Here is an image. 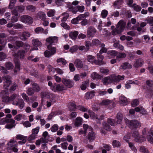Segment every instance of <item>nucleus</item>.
<instances>
[{"instance_id": "1", "label": "nucleus", "mask_w": 153, "mask_h": 153, "mask_svg": "<svg viewBox=\"0 0 153 153\" xmlns=\"http://www.w3.org/2000/svg\"><path fill=\"white\" fill-rule=\"evenodd\" d=\"M125 25L126 23L124 22L122 20H120L117 25L115 29L116 31H112V34L113 35H116L115 33L116 32L117 34L120 33L124 29Z\"/></svg>"}, {"instance_id": "2", "label": "nucleus", "mask_w": 153, "mask_h": 153, "mask_svg": "<svg viewBox=\"0 0 153 153\" xmlns=\"http://www.w3.org/2000/svg\"><path fill=\"white\" fill-rule=\"evenodd\" d=\"M126 123L128 127L132 129H135L140 126V123L137 120H127Z\"/></svg>"}, {"instance_id": "3", "label": "nucleus", "mask_w": 153, "mask_h": 153, "mask_svg": "<svg viewBox=\"0 0 153 153\" xmlns=\"http://www.w3.org/2000/svg\"><path fill=\"white\" fill-rule=\"evenodd\" d=\"M16 141L14 140H12L8 143V147L7 148V151L10 153L14 152H17L18 151V149L16 147H17V144H15L14 143Z\"/></svg>"}, {"instance_id": "4", "label": "nucleus", "mask_w": 153, "mask_h": 153, "mask_svg": "<svg viewBox=\"0 0 153 153\" xmlns=\"http://www.w3.org/2000/svg\"><path fill=\"white\" fill-rule=\"evenodd\" d=\"M2 78L4 81V87L5 89H7L12 82L11 77L9 75H7L3 76Z\"/></svg>"}, {"instance_id": "5", "label": "nucleus", "mask_w": 153, "mask_h": 153, "mask_svg": "<svg viewBox=\"0 0 153 153\" xmlns=\"http://www.w3.org/2000/svg\"><path fill=\"white\" fill-rule=\"evenodd\" d=\"M58 41L57 37L56 36L49 37L47 38L46 41L47 44L49 45L47 46V48L49 50L51 48V45L52 44H55Z\"/></svg>"}, {"instance_id": "6", "label": "nucleus", "mask_w": 153, "mask_h": 153, "mask_svg": "<svg viewBox=\"0 0 153 153\" xmlns=\"http://www.w3.org/2000/svg\"><path fill=\"white\" fill-rule=\"evenodd\" d=\"M54 85L55 86L52 87L53 88L52 89L54 92H56V91H61L67 89V88L62 84H57L56 83L54 84Z\"/></svg>"}, {"instance_id": "7", "label": "nucleus", "mask_w": 153, "mask_h": 153, "mask_svg": "<svg viewBox=\"0 0 153 153\" xmlns=\"http://www.w3.org/2000/svg\"><path fill=\"white\" fill-rule=\"evenodd\" d=\"M62 82L66 87H67L69 88H72L74 85V82L69 79L63 78Z\"/></svg>"}, {"instance_id": "8", "label": "nucleus", "mask_w": 153, "mask_h": 153, "mask_svg": "<svg viewBox=\"0 0 153 153\" xmlns=\"http://www.w3.org/2000/svg\"><path fill=\"white\" fill-rule=\"evenodd\" d=\"M21 21L25 23H31L33 22V19L30 16L24 15L21 17Z\"/></svg>"}, {"instance_id": "9", "label": "nucleus", "mask_w": 153, "mask_h": 153, "mask_svg": "<svg viewBox=\"0 0 153 153\" xmlns=\"http://www.w3.org/2000/svg\"><path fill=\"white\" fill-rule=\"evenodd\" d=\"M96 134L93 131V130L88 132V135L86 136L87 138L89 140L90 142H92L96 138Z\"/></svg>"}, {"instance_id": "10", "label": "nucleus", "mask_w": 153, "mask_h": 153, "mask_svg": "<svg viewBox=\"0 0 153 153\" xmlns=\"http://www.w3.org/2000/svg\"><path fill=\"white\" fill-rule=\"evenodd\" d=\"M96 32V29L93 27L90 26L88 29L87 35L89 37H93Z\"/></svg>"}, {"instance_id": "11", "label": "nucleus", "mask_w": 153, "mask_h": 153, "mask_svg": "<svg viewBox=\"0 0 153 153\" xmlns=\"http://www.w3.org/2000/svg\"><path fill=\"white\" fill-rule=\"evenodd\" d=\"M30 36V34L28 32L24 31L20 36V38L22 41H25Z\"/></svg>"}, {"instance_id": "12", "label": "nucleus", "mask_w": 153, "mask_h": 153, "mask_svg": "<svg viewBox=\"0 0 153 153\" xmlns=\"http://www.w3.org/2000/svg\"><path fill=\"white\" fill-rule=\"evenodd\" d=\"M25 51L24 50H19L17 52L14 53L13 56L16 57H19L20 59H23L25 56V54L26 53Z\"/></svg>"}, {"instance_id": "13", "label": "nucleus", "mask_w": 153, "mask_h": 153, "mask_svg": "<svg viewBox=\"0 0 153 153\" xmlns=\"http://www.w3.org/2000/svg\"><path fill=\"white\" fill-rule=\"evenodd\" d=\"M143 60L141 58L136 59L135 62L133 65V66L136 68H137L140 67H141L143 65Z\"/></svg>"}, {"instance_id": "14", "label": "nucleus", "mask_w": 153, "mask_h": 153, "mask_svg": "<svg viewBox=\"0 0 153 153\" xmlns=\"http://www.w3.org/2000/svg\"><path fill=\"white\" fill-rule=\"evenodd\" d=\"M132 67L131 65L130 64L129 62H126L123 63L120 67V69H122L124 70L127 69H131Z\"/></svg>"}, {"instance_id": "15", "label": "nucleus", "mask_w": 153, "mask_h": 153, "mask_svg": "<svg viewBox=\"0 0 153 153\" xmlns=\"http://www.w3.org/2000/svg\"><path fill=\"white\" fill-rule=\"evenodd\" d=\"M74 64L77 68H81L83 66L82 62L79 59H76Z\"/></svg>"}, {"instance_id": "16", "label": "nucleus", "mask_w": 153, "mask_h": 153, "mask_svg": "<svg viewBox=\"0 0 153 153\" xmlns=\"http://www.w3.org/2000/svg\"><path fill=\"white\" fill-rule=\"evenodd\" d=\"M95 91H92L87 92L85 94V98L86 100H88L93 98L95 96Z\"/></svg>"}, {"instance_id": "17", "label": "nucleus", "mask_w": 153, "mask_h": 153, "mask_svg": "<svg viewBox=\"0 0 153 153\" xmlns=\"http://www.w3.org/2000/svg\"><path fill=\"white\" fill-rule=\"evenodd\" d=\"M44 94L45 97L48 98H49L51 100V102H55L53 99L56 97V96L55 94L51 93L48 92H45Z\"/></svg>"}, {"instance_id": "18", "label": "nucleus", "mask_w": 153, "mask_h": 153, "mask_svg": "<svg viewBox=\"0 0 153 153\" xmlns=\"http://www.w3.org/2000/svg\"><path fill=\"white\" fill-rule=\"evenodd\" d=\"M123 117V115L121 113H118L116 116V118L117 120V123L118 124H121Z\"/></svg>"}, {"instance_id": "19", "label": "nucleus", "mask_w": 153, "mask_h": 153, "mask_svg": "<svg viewBox=\"0 0 153 153\" xmlns=\"http://www.w3.org/2000/svg\"><path fill=\"white\" fill-rule=\"evenodd\" d=\"M120 103L123 105H127L128 102L127 98L124 96H121L119 98Z\"/></svg>"}, {"instance_id": "20", "label": "nucleus", "mask_w": 153, "mask_h": 153, "mask_svg": "<svg viewBox=\"0 0 153 153\" xmlns=\"http://www.w3.org/2000/svg\"><path fill=\"white\" fill-rule=\"evenodd\" d=\"M79 34L77 31H71L69 33V37L73 40H75Z\"/></svg>"}, {"instance_id": "21", "label": "nucleus", "mask_w": 153, "mask_h": 153, "mask_svg": "<svg viewBox=\"0 0 153 153\" xmlns=\"http://www.w3.org/2000/svg\"><path fill=\"white\" fill-rule=\"evenodd\" d=\"M8 93L6 91H2L0 94V96L4 99V100L5 102V100L8 97Z\"/></svg>"}, {"instance_id": "22", "label": "nucleus", "mask_w": 153, "mask_h": 153, "mask_svg": "<svg viewBox=\"0 0 153 153\" xmlns=\"http://www.w3.org/2000/svg\"><path fill=\"white\" fill-rule=\"evenodd\" d=\"M83 128L84 129V134H85V136L86 133L88 131V130L89 132H90L93 130L91 126H89L88 125L86 124H83Z\"/></svg>"}, {"instance_id": "23", "label": "nucleus", "mask_w": 153, "mask_h": 153, "mask_svg": "<svg viewBox=\"0 0 153 153\" xmlns=\"http://www.w3.org/2000/svg\"><path fill=\"white\" fill-rule=\"evenodd\" d=\"M87 60L88 62L92 64H95V61L96 60L95 57L91 55H88L87 58Z\"/></svg>"}, {"instance_id": "24", "label": "nucleus", "mask_w": 153, "mask_h": 153, "mask_svg": "<svg viewBox=\"0 0 153 153\" xmlns=\"http://www.w3.org/2000/svg\"><path fill=\"white\" fill-rule=\"evenodd\" d=\"M105 45L103 43H100L99 47L101 48L100 53H106L107 52V49L105 47Z\"/></svg>"}, {"instance_id": "25", "label": "nucleus", "mask_w": 153, "mask_h": 153, "mask_svg": "<svg viewBox=\"0 0 153 153\" xmlns=\"http://www.w3.org/2000/svg\"><path fill=\"white\" fill-rule=\"evenodd\" d=\"M66 7L68 8L69 11L72 12L73 13L76 14L77 12V6L73 7L70 5H67Z\"/></svg>"}, {"instance_id": "26", "label": "nucleus", "mask_w": 153, "mask_h": 153, "mask_svg": "<svg viewBox=\"0 0 153 153\" xmlns=\"http://www.w3.org/2000/svg\"><path fill=\"white\" fill-rule=\"evenodd\" d=\"M111 102H112L111 100L108 99H105L102 100V101L100 103L99 105L101 106L108 105L110 104Z\"/></svg>"}, {"instance_id": "27", "label": "nucleus", "mask_w": 153, "mask_h": 153, "mask_svg": "<svg viewBox=\"0 0 153 153\" xmlns=\"http://www.w3.org/2000/svg\"><path fill=\"white\" fill-rule=\"evenodd\" d=\"M91 77L94 79H100L102 77L101 76L99 75L96 72H94L92 73Z\"/></svg>"}, {"instance_id": "28", "label": "nucleus", "mask_w": 153, "mask_h": 153, "mask_svg": "<svg viewBox=\"0 0 153 153\" xmlns=\"http://www.w3.org/2000/svg\"><path fill=\"white\" fill-rule=\"evenodd\" d=\"M37 15L39 18L42 20H46V16L44 12L41 11L39 12L38 13Z\"/></svg>"}, {"instance_id": "29", "label": "nucleus", "mask_w": 153, "mask_h": 153, "mask_svg": "<svg viewBox=\"0 0 153 153\" xmlns=\"http://www.w3.org/2000/svg\"><path fill=\"white\" fill-rule=\"evenodd\" d=\"M32 44L35 46H41L42 44L38 39H33L32 40Z\"/></svg>"}, {"instance_id": "30", "label": "nucleus", "mask_w": 153, "mask_h": 153, "mask_svg": "<svg viewBox=\"0 0 153 153\" xmlns=\"http://www.w3.org/2000/svg\"><path fill=\"white\" fill-rule=\"evenodd\" d=\"M33 88L36 92H39L40 90L39 85L37 83H33L32 84Z\"/></svg>"}, {"instance_id": "31", "label": "nucleus", "mask_w": 153, "mask_h": 153, "mask_svg": "<svg viewBox=\"0 0 153 153\" xmlns=\"http://www.w3.org/2000/svg\"><path fill=\"white\" fill-rule=\"evenodd\" d=\"M14 61L15 63V68L17 69L16 71L19 70L20 68V64L18 59L15 58L14 59Z\"/></svg>"}, {"instance_id": "32", "label": "nucleus", "mask_w": 153, "mask_h": 153, "mask_svg": "<svg viewBox=\"0 0 153 153\" xmlns=\"http://www.w3.org/2000/svg\"><path fill=\"white\" fill-rule=\"evenodd\" d=\"M17 97V94H13L10 97H7L5 100V102H8L13 101Z\"/></svg>"}, {"instance_id": "33", "label": "nucleus", "mask_w": 153, "mask_h": 153, "mask_svg": "<svg viewBox=\"0 0 153 153\" xmlns=\"http://www.w3.org/2000/svg\"><path fill=\"white\" fill-rule=\"evenodd\" d=\"M68 108L71 111H75L76 108H77L76 105L74 103L71 102L69 103Z\"/></svg>"}, {"instance_id": "34", "label": "nucleus", "mask_w": 153, "mask_h": 153, "mask_svg": "<svg viewBox=\"0 0 153 153\" xmlns=\"http://www.w3.org/2000/svg\"><path fill=\"white\" fill-rule=\"evenodd\" d=\"M126 56V54L124 53H119L117 55L116 59L118 60H120V59L124 58Z\"/></svg>"}, {"instance_id": "35", "label": "nucleus", "mask_w": 153, "mask_h": 153, "mask_svg": "<svg viewBox=\"0 0 153 153\" xmlns=\"http://www.w3.org/2000/svg\"><path fill=\"white\" fill-rule=\"evenodd\" d=\"M82 118L80 117H77L75 123V125L77 126H79L82 124Z\"/></svg>"}, {"instance_id": "36", "label": "nucleus", "mask_w": 153, "mask_h": 153, "mask_svg": "<svg viewBox=\"0 0 153 153\" xmlns=\"http://www.w3.org/2000/svg\"><path fill=\"white\" fill-rule=\"evenodd\" d=\"M110 81L109 82H118L117 76L114 75H111L110 76Z\"/></svg>"}, {"instance_id": "37", "label": "nucleus", "mask_w": 153, "mask_h": 153, "mask_svg": "<svg viewBox=\"0 0 153 153\" xmlns=\"http://www.w3.org/2000/svg\"><path fill=\"white\" fill-rule=\"evenodd\" d=\"M107 123L112 126H114L115 125V122L114 119L108 118L107 120Z\"/></svg>"}, {"instance_id": "38", "label": "nucleus", "mask_w": 153, "mask_h": 153, "mask_svg": "<svg viewBox=\"0 0 153 153\" xmlns=\"http://www.w3.org/2000/svg\"><path fill=\"white\" fill-rule=\"evenodd\" d=\"M24 44L25 43L21 41L17 40L15 42L16 45L18 47V48L23 47Z\"/></svg>"}, {"instance_id": "39", "label": "nucleus", "mask_w": 153, "mask_h": 153, "mask_svg": "<svg viewBox=\"0 0 153 153\" xmlns=\"http://www.w3.org/2000/svg\"><path fill=\"white\" fill-rule=\"evenodd\" d=\"M16 138L17 139H19L20 140H22L23 141V144L25 143L26 141V137L22 135H17Z\"/></svg>"}, {"instance_id": "40", "label": "nucleus", "mask_w": 153, "mask_h": 153, "mask_svg": "<svg viewBox=\"0 0 153 153\" xmlns=\"http://www.w3.org/2000/svg\"><path fill=\"white\" fill-rule=\"evenodd\" d=\"M106 64V62L102 60H96L95 61V64L96 65H105Z\"/></svg>"}, {"instance_id": "41", "label": "nucleus", "mask_w": 153, "mask_h": 153, "mask_svg": "<svg viewBox=\"0 0 153 153\" xmlns=\"http://www.w3.org/2000/svg\"><path fill=\"white\" fill-rule=\"evenodd\" d=\"M107 54L110 56H114L117 54V52L114 50L109 51L107 52Z\"/></svg>"}, {"instance_id": "42", "label": "nucleus", "mask_w": 153, "mask_h": 153, "mask_svg": "<svg viewBox=\"0 0 153 153\" xmlns=\"http://www.w3.org/2000/svg\"><path fill=\"white\" fill-rule=\"evenodd\" d=\"M88 85V82L86 81L83 82L80 86L81 89L82 90H85L86 89Z\"/></svg>"}, {"instance_id": "43", "label": "nucleus", "mask_w": 153, "mask_h": 153, "mask_svg": "<svg viewBox=\"0 0 153 153\" xmlns=\"http://www.w3.org/2000/svg\"><path fill=\"white\" fill-rule=\"evenodd\" d=\"M79 49V47L77 45H75L71 47L70 49V51L71 53L75 52L77 51Z\"/></svg>"}, {"instance_id": "44", "label": "nucleus", "mask_w": 153, "mask_h": 153, "mask_svg": "<svg viewBox=\"0 0 153 153\" xmlns=\"http://www.w3.org/2000/svg\"><path fill=\"white\" fill-rule=\"evenodd\" d=\"M103 147L105 149H103L102 150V153H106V150L109 151L111 149L110 147L108 145L106 144H104Z\"/></svg>"}, {"instance_id": "45", "label": "nucleus", "mask_w": 153, "mask_h": 153, "mask_svg": "<svg viewBox=\"0 0 153 153\" xmlns=\"http://www.w3.org/2000/svg\"><path fill=\"white\" fill-rule=\"evenodd\" d=\"M25 102L23 100L21 99L19 101V106L20 109H22L25 106Z\"/></svg>"}, {"instance_id": "46", "label": "nucleus", "mask_w": 153, "mask_h": 153, "mask_svg": "<svg viewBox=\"0 0 153 153\" xmlns=\"http://www.w3.org/2000/svg\"><path fill=\"white\" fill-rule=\"evenodd\" d=\"M132 7L134 10L137 12L140 11L141 10V7L139 5H136V4H133Z\"/></svg>"}, {"instance_id": "47", "label": "nucleus", "mask_w": 153, "mask_h": 153, "mask_svg": "<svg viewBox=\"0 0 153 153\" xmlns=\"http://www.w3.org/2000/svg\"><path fill=\"white\" fill-rule=\"evenodd\" d=\"M34 92H35V91L32 88H30L27 89V93L28 95L31 96L34 94Z\"/></svg>"}, {"instance_id": "48", "label": "nucleus", "mask_w": 153, "mask_h": 153, "mask_svg": "<svg viewBox=\"0 0 153 153\" xmlns=\"http://www.w3.org/2000/svg\"><path fill=\"white\" fill-rule=\"evenodd\" d=\"M7 57V55L6 53L3 52H0V61H2Z\"/></svg>"}, {"instance_id": "49", "label": "nucleus", "mask_w": 153, "mask_h": 153, "mask_svg": "<svg viewBox=\"0 0 153 153\" xmlns=\"http://www.w3.org/2000/svg\"><path fill=\"white\" fill-rule=\"evenodd\" d=\"M56 62L57 63L61 62L63 65H65L67 63L66 60L63 58H60L57 59L56 60Z\"/></svg>"}, {"instance_id": "50", "label": "nucleus", "mask_w": 153, "mask_h": 153, "mask_svg": "<svg viewBox=\"0 0 153 153\" xmlns=\"http://www.w3.org/2000/svg\"><path fill=\"white\" fill-rule=\"evenodd\" d=\"M123 0H117L114 2L113 5L114 6H119L121 5L123 3Z\"/></svg>"}, {"instance_id": "51", "label": "nucleus", "mask_w": 153, "mask_h": 153, "mask_svg": "<svg viewBox=\"0 0 153 153\" xmlns=\"http://www.w3.org/2000/svg\"><path fill=\"white\" fill-rule=\"evenodd\" d=\"M5 67L8 70H10L13 68V66L10 62H7L5 64Z\"/></svg>"}, {"instance_id": "52", "label": "nucleus", "mask_w": 153, "mask_h": 153, "mask_svg": "<svg viewBox=\"0 0 153 153\" xmlns=\"http://www.w3.org/2000/svg\"><path fill=\"white\" fill-rule=\"evenodd\" d=\"M26 8L27 10L32 12H34L36 9L35 7L32 5L27 6L26 7Z\"/></svg>"}, {"instance_id": "53", "label": "nucleus", "mask_w": 153, "mask_h": 153, "mask_svg": "<svg viewBox=\"0 0 153 153\" xmlns=\"http://www.w3.org/2000/svg\"><path fill=\"white\" fill-rule=\"evenodd\" d=\"M100 71L101 73L107 75L108 74L109 70L108 69H104L103 68H101L100 69Z\"/></svg>"}, {"instance_id": "54", "label": "nucleus", "mask_w": 153, "mask_h": 153, "mask_svg": "<svg viewBox=\"0 0 153 153\" xmlns=\"http://www.w3.org/2000/svg\"><path fill=\"white\" fill-rule=\"evenodd\" d=\"M135 141L137 142H142L145 140V139L143 137H139L135 138Z\"/></svg>"}, {"instance_id": "55", "label": "nucleus", "mask_w": 153, "mask_h": 153, "mask_svg": "<svg viewBox=\"0 0 153 153\" xmlns=\"http://www.w3.org/2000/svg\"><path fill=\"white\" fill-rule=\"evenodd\" d=\"M103 127L106 130L110 131L111 130V127L110 126L106 123L103 124Z\"/></svg>"}, {"instance_id": "56", "label": "nucleus", "mask_w": 153, "mask_h": 153, "mask_svg": "<svg viewBox=\"0 0 153 153\" xmlns=\"http://www.w3.org/2000/svg\"><path fill=\"white\" fill-rule=\"evenodd\" d=\"M18 87V85L15 83L14 82L10 88V91H14Z\"/></svg>"}, {"instance_id": "57", "label": "nucleus", "mask_w": 153, "mask_h": 153, "mask_svg": "<svg viewBox=\"0 0 153 153\" xmlns=\"http://www.w3.org/2000/svg\"><path fill=\"white\" fill-rule=\"evenodd\" d=\"M35 31L37 33H42L44 31V29L41 27H38L35 29Z\"/></svg>"}, {"instance_id": "58", "label": "nucleus", "mask_w": 153, "mask_h": 153, "mask_svg": "<svg viewBox=\"0 0 153 153\" xmlns=\"http://www.w3.org/2000/svg\"><path fill=\"white\" fill-rule=\"evenodd\" d=\"M16 2V0H10V4L9 6V8L12 9Z\"/></svg>"}, {"instance_id": "59", "label": "nucleus", "mask_w": 153, "mask_h": 153, "mask_svg": "<svg viewBox=\"0 0 153 153\" xmlns=\"http://www.w3.org/2000/svg\"><path fill=\"white\" fill-rule=\"evenodd\" d=\"M140 151L142 152L145 153H149L148 150L144 146H141L140 147Z\"/></svg>"}, {"instance_id": "60", "label": "nucleus", "mask_w": 153, "mask_h": 153, "mask_svg": "<svg viewBox=\"0 0 153 153\" xmlns=\"http://www.w3.org/2000/svg\"><path fill=\"white\" fill-rule=\"evenodd\" d=\"M77 108L79 110L83 112L87 111L88 110V108H86L80 105L77 106Z\"/></svg>"}, {"instance_id": "61", "label": "nucleus", "mask_w": 153, "mask_h": 153, "mask_svg": "<svg viewBox=\"0 0 153 153\" xmlns=\"http://www.w3.org/2000/svg\"><path fill=\"white\" fill-rule=\"evenodd\" d=\"M64 16L61 20L62 22L65 21L69 17V14L67 13H64L62 14Z\"/></svg>"}, {"instance_id": "62", "label": "nucleus", "mask_w": 153, "mask_h": 153, "mask_svg": "<svg viewBox=\"0 0 153 153\" xmlns=\"http://www.w3.org/2000/svg\"><path fill=\"white\" fill-rule=\"evenodd\" d=\"M64 2V0H56L55 1L56 4L58 6L62 5Z\"/></svg>"}, {"instance_id": "63", "label": "nucleus", "mask_w": 153, "mask_h": 153, "mask_svg": "<svg viewBox=\"0 0 153 153\" xmlns=\"http://www.w3.org/2000/svg\"><path fill=\"white\" fill-rule=\"evenodd\" d=\"M108 12L105 10H103L102 11L101 16L103 18H105L107 15Z\"/></svg>"}, {"instance_id": "64", "label": "nucleus", "mask_w": 153, "mask_h": 153, "mask_svg": "<svg viewBox=\"0 0 153 153\" xmlns=\"http://www.w3.org/2000/svg\"><path fill=\"white\" fill-rule=\"evenodd\" d=\"M147 23L151 26H153V17H150L147 20Z\"/></svg>"}]
</instances>
